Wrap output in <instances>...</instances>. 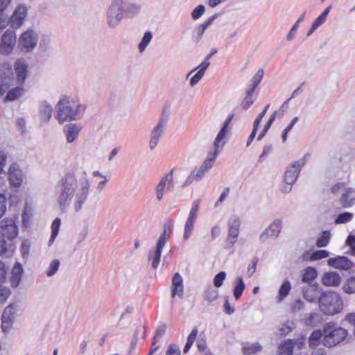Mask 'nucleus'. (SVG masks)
<instances>
[{
    "instance_id": "1",
    "label": "nucleus",
    "mask_w": 355,
    "mask_h": 355,
    "mask_svg": "<svg viewBox=\"0 0 355 355\" xmlns=\"http://www.w3.org/2000/svg\"><path fill=\"white\" fill-rule=\"evenodd\" d=\"M91 188V181L85 171L80 176L73 173H66L57 183L55 196L58 210L66 213L69 207L75 213L83 209L88 200Z\"/></svg>"
},
{
    "instance_id": "2",
    "label": "nucleus",
    "mask_w": 355,
    "mask_h": 355,
    "mask_svg": "<svg viewBox=\"0 0 355 355\" xmlns=\"http://www.w3.org/2000/svg\"><path fill=\"white\" fill-rule=\"evenodd\" d=\"M86 105L78 96L62 95L55 105V118L59 123L80 120L83 117Z\"/></svg>"
},
{
    "instance_id": "3",
    "label": "nucleus",
    "mask_w": 355,
    "mask_h": 355,
    "mask_svg": "<svg viewBox=\"0 0 355 355\" xmlns=\"http://www.w3.org/2000/svg\"><path fill=\"white\" fill-rule=\"evenodd\" d=\"M322 328L324 338L322 344L327 348L338 345L346 340L349 334L346 329L333 321L325 323Z\"/></svg>"
},
{
    "instance_id": "4",
    "label": "nucleus",
    "mask_w": 355,
    "mask_h": 355,
    "mask_svg": "<svg viewBox=\"0 0 355 355\" xmlns=\"http://www.w3.org/2000/svg\"><path fill=\"white\" fill-rule=\"evenodd\" d=\"M319 309L327 315H334L343 309V301L341 295L332 291L323 292L318 298Z\"/></svg>"
},
{
    "instance_id": "5",
    "label": "nucleus",
    "mask_w": 355,
    "mask_h": 355,
    "mask_svg": "<svg viewBox=\"0 0 355 355\" xmlns=\"http://www.w3.org/2000/svg\"><path fill=\"white\" fill-rule=\"evenodd\" d=\"M169 117L170 111L168 108H163L157 123L153 127L150 133L148 146L150 150H153L156 148L159 140L166 131Z\"/></svg>"
},
{
    "instance_id": "6",
    "label": "nucleus",
    "mask_w": 355,
    "mask_h": 355,
    "mask_svg": "<svg viewBox=\"0 0 355 355\" xmlns=\"http://www.w3.org/2000/svg\"><path fill=\"white\" fill-rule=\"evenodd\" d=\"M37 41V33L33 29H28L20 35L17 41V48L24 53L32 52Z\"/></svg>"
},
{
    "instance_id": "7",
    "label": "nucleus",
    "mask_w": 355,
    "mask_h": 355,
    "mask_svg": "<svg viewBox=\"0 0 355 355\" xmlns=\"http://www.w3.org/2000/svg\"><path fill=\"white\" fill-rule=\"evenodd\" d=\"M310 156L308 153L305 154L302 158L288 166L284 174V182L286 184L293 185L296 182L302 168Z\"/></svg>"
},
{
    "instance_id": "8",
    "label": "nucleus",
    "mask_w": 355,
    "mask_h": 355,
    "mask_svg": "<svg viewBox=\"0 0 355 355\" xmlns=\"http://www.w3.org/2000/svg\"><path fill=\"white\" fill-rule=\"evenodd\" d=\"M241 219L238 216H232L227 221L228 232L225 239L227 248H232L236 243L240 233Z\"/></svg>"
},
{
    "instance_id": "9",
    "label": "nucleus",
    "mask_w": 355,
    "mask_h": 355,
    "mask_svg": "<svg viewBox=\"0 0 355 355\" xmlns=\"http://www.w3.org/2000/svg\"><path fill=\"white\" fill-rule=\"evenodd\" d=\"M173 171L171 169L168 173L164 174L160 179L155 187V195L157 200H162L164 192L172 191L174 189Z\"/></svg>"
},
{
    "instance_id": "10",
    "label": "nucleus",
    "mask_w": 355,
    "mask_h": 355,
    "mask_svg": "<svg viewBox=\"0 0 355 355\" xmlns=\"http://www.w3.org/2000/svg\"><path fill=\"white\" fill-rule=\"evenodd\" d=\"M200 200H196L193 202L189 216L186 220L184 227L183 239L184 240L189 239L194 229V225L196 222L198 214L200 209Z\"/></svg>"
},
{
    "instance_id": "11",
    "label": "nucleus",
    "mask_w": 355,
    "mask_h": 355,
    "mask_svg": "<svg viewBox=\"0 0 355 355\" xmlns=\"http://www.w3.org/2000/svg\"><path fill=\"white\" fill-rule=\"evenodd\" d=\"M116 4L123 18H133L139 13L141 9L140 4L128 0H113Z\"/></svg>"
},
{
    "instance_id": "12",
    "label": "nucleus",
    "mask_w": 355,
    "mask_h": 355,
    "mask_svg": "<svg viewBox=\"0 0 355 355\" xmlns=\"http://www.w3.org/2000/svg\"><path fill=\"white\" fill-rule=\"evenodd\" d=\"M16 34L12 30H6L0 40V54L9 55L16 45Z\"/></svg>"
},
{
    "instance_id": "13",
    "label": "nucleus",
    "mask_w": 355,
    "mask_h": 355,
    "mask_svg": "<svg viewBox=\"0 0 355 355\" xmlns=\"http://www.w3.org/2000/svg\"><path fill=\"white\" fill-rule=\"evenodd\" d=\"M28 15V8L24 3L18 4L14 9L9 20L10 26L14 29L19 28L25 22Z\"/></svg>"
},
{
    "instance_id": "14",
    "label": "nucleus",
    "mask_w": 355,
    "mask_h": 355,
    "mask_svg": "<svg viewBox=\"0 0 355 355\" xmlns=\"http://www.w3.org/2000/svg\"><path fill=\"white\" fill-rule=\"evenodd\" d=\"M0 235H3L8 241H12L18 235V227L16 220L14 218H5L0 222Z\"/></svg>"
},
{
    "instance_id": "15",
    "label": "nucleus",
    "mask_w": 355,
    "mask_h": 355,
    "mask_svg": "<svg viewBox=\"0 0 355 355\" xmlns=\"http://www.w3.org/2000/svg\"><path fill=\"white\" fill-rule=\"evenodd\" d=\"M282 220L281 219L274 220L270 225L261 234L259 239L264 243L268 239H275L278 237L282 228Z\"/></svg>"
},
{
    "instance_id": "16",
    "label": "nucleus",
    "mask_w": 355,
    "mask_h": 355,
    "mask_svg": "<svg viewBox=\"0 0 355 355\" xmlns=\"http://www.w3.org/2000/svg\"><path fill=\"white\" fill-rule=\"evenodd\" d=\"M123 19L116 4L112 0V3L107 11L106 21L108 26L112 28H116Z\"/></svg>"
},
{
    "instance_id": "17",
    "label": "nucleus",
    "mask_w": 355,
    "mask_h": 355,
    "mask_svg": "<svg viewBox=\"0 0 355 355\" xmlns=\"http://www.w3.org/2000/svg\"><path fill=\"white\" fill-rule=\"evenodd\" d=\"M16 81L19 85H22L28 73V65L24 59H17L14 64Z\"/></svg>"
},
{
    "instance_id": "18",
    "label": "nucleus",
    "mask_w": 355,
    "mask_h": 355,
    "mask_svg": "<svg viewBox=\"0 0 355 355\" xmlns=\"http://www.w3.org/2000/svg\"><path fill=\"white\" fill-rule=\"evenodd\" d=\"M8 178L11 185L19 187L23 182L24 175L19 166L13 164L9 168Z\"/></svg>"
},
{
    "instance_id": "19",
    "label": "nucleus",
    "mask_w": 355,
    "mask_h": 355,
    "mask_svg": "<svg viewBox=\"0 0 355 355\" xmlns=\"http://www.w3.org/2000/svg\"><path fill=\"white\" fill-rule=\"evenodd\" d=\"M82 130L80 125L73 123L67 124L63 128V132L65 135L67 143H72L79 137Z\"/></svg>"
},
{
    "instance_id": "20",
    "label": "nucleus",
    "mask_w": 355,
    "mask_h": 355,
    "mask_svg": "<svg viewBox=\"0 0 355 355\" xmlns=\"http://www.w3.org/2000/svg\"><path fill=\"white\" fill-rule=\"evenodd\" d=\"M216 17V15L211 16L205 21L199 24L193 30L191 38L194 42L198 43L200 41L205 30L213 23Z\"/></svg>"
},
{
    "instance_id": "21",
    "label": "nucleus",
    "mask_w": 355,
    "mask_h": 355,
    "mask_svg": "<svg viewBox=\"0 0 355 355\" xmlns=\"http://www.w3.org/2000/svg\"><path fill=\"white\" fill-rule=\"evenodd\" d=\"M184 295L183 278L179 272L174 274L172 278L171 297L175 296L182 298Z\"/></svg>"
},
{
    "instance_id": "22",
    "label": "nucleus",
    "mask_w": 355,
    "mask_h": 355,
    "mask_svg": "<svg viewBox=\"0 0 355 355\" xmlns=\"http://www.w3.org/2000/svg\"><path fill=\"white\" fill-rule=\"evenodd\" d=\"M328 264L329 266L347 270L352 268L353 263L346 257H337L336 258H330L328 260Z\"/></svg>"
},
{
    "instance_id": "23",
    "label": "nucleus",
    "mask_w": 355,
    "mask_h": 355,
    "mask_svg": "<svg viewBox=\"0 0 355 355\" xmlns=\"http://www.w3.org/2000/svg\"><path fill=\"white\" fill-rule=\"evenodd\" d=\"M232 119L233 114H230L224 121L221 129L214 139V146L219 145L222 147H224L225 144H226L225 137L227 132V128Z\"/></svg>"
},
{
    "instance_id": "24",
    "label": "nucleus",
    "mask_w": 355,
    "mask_h": 355,
    "mask_svg": "<svg viewBox=\"0 0 355 355\" xmlns=\"http://www.w3.org/2000/svg\"><path fill=\"white\" fill-rule=\"evenodd\" d=\"M53 107L46 101L42 102L39 105V116L42 124L49 123L52 117Z\"/></svg>"
},
{
    "instance_id": "25",
    "label": "nucleus",
    "mask_w": 355,
    "mask_h": 355,
    "mask_svg": "<svg viewBox=\"0 0 355 355\" xmlns=\"http://www.w3.org/2000/svg\"><path fill=\"white\" fill-rule=\"evenodd\" d=\"M339 201L343 207H351L355 204V191L351 187H347L340 196Z\"/></svg>"
},
{
    "instance_id": "26",
    "label": "nucleus",
    "mask_w": 355,
    "mask_h": 355,
    "mask_svg": "<svg viewBox=\"0 0 355 355\" xmlns=\"http://www.w3.org/2000/svg\"><path fill=\"white\" fill-rule=\"evenodd\" d=\"M214 150L213 153H209L207 157L203 162L202 165L200 166L202 169H203L206 173L214 165V163L217 158L219 153L223 150V147L221 146H214Z\"/></svg>"
},
{
    "instance_id": "27",
    "label": "nucleus",
    "mask_w": 355,
    "mask_h": 355,
    "mask_svg": "<svg viewBox=\"0 0 355 355\" xmlns=\"http://www.w3.org/2000/svg\"><path fill=\"white\" fill-rule=\"evenodd\" d=\"M205 174L206 172L200 167H199L198 169L195 168L192 170L187 179L182 183V187L185 188L190 186L193 182L200 181Z\"/></svg>"
},
{
    "instance_id": "28",
    "label": "nucleus",
    "mask_w": 355,
    "mask_h": 355,
    "mask_svg": "<svg viewBox=\"0 0 355 355\" xmlns=\"http://www.w3.org/2000/svg\"><path fill=\"white\" fill-rule=\"evenodd\" d=\"M341 282V277L336 272H326L322 279V284L326 286H338Z\"/></svg>"
},
{
    "instance_id": "29",
    "label": "nucleus",
    "mask_w": 355,
    "mask_h": 355,
    "mask_svg": "<svg viewBox=\"0 0 355 355\" xmlns=\"http://www.w3.org/2000/svg\"><path fill=\"white\" fill-rule=\"evenodd\" d=\"M23 271V268L21 263H16L14 265L12 269V275L10 277V285L12 287L15 288L19 284Z\"/></svg>"
},
{
    "instance_id": "30",
    "label": "nucleus",
    "mask_w": 355,
    "mask_h": 355,
    "mask_svg": "<svg viewBox=\"0 0 355 355\" xmlns=\"http://www.w3.org/2000/svg\"><path fill=\"white\" fill-rule=\"evenodd\" d=\"M163 248L156 245L155 250H150L148 252V259L151 261V266L154 269H156L160 261L161 254Z\"/></svg>"
},
{
    "instance_id": "31",
    "label": "nucleus",
    "mask_w": 355,
    "mask_h": 355,
    "mask_svg": "<svg viewBox=\"0 0 355 355\" xmlns=\"http://www.w3.org/2000/svg\"><path fill=\"white\" fill-rule=\"evenodd\" d=\"M322 338H324L323 329L313 331L308 340L309 347L311 349L316 348L322 343Z\"/></svg>"
},
{
    "instance_id": "32",
    "label": "nucleus",
    "mask_w": 355,
    "mask_h": 355,
    "mask_svg": "<svg viewBox=\"0 0 355 355\" xmlns=\"http://www.w3.org/2000/svg\"><path fill=\"white\" fill-rule=\"evenodd\" d=\"M245 288V284L243 277L241 276L237 277L233 283V295L236 300L240 299Z\"/></svg>"
},
{
    "instance_id": "33",
    "label": "nucleus",
    "mask_w": 355,
    "mask_h": 355,
    "mask_svg": "<svg viewBox=\"0 0 355 355\" xmlns=\"http://www.w3.org/2000/svg\"><path fill=\"white\" fill-rule=\"evenodd\" d=\"M294 345L295 343L293 340H284L279 346V355H292Z\"/></svg>"
},
{
    "instance_id": "34",
    "label": "nucleus",
    "mask_w": 355,
    "mask_h": 355,
    "mask_svg": "<svg viewBox=\"0 0 355 355\" xmlns=\"http://www.w3.org/2000/svg\"><path fill=\"white\" fill-rule=\"evenodd\" d=\"M291 290V284L288 280H285L280 286L276 297L277 302H282L289 294Z\"/></svg>"
},
{
    "instance_id": "35",
    "label": "nucleus",
    "mask_w": 355,
    "mask_h": 355,
    "mask_svg": "<svg viewBox=\"0 0 355 355\" xmlns=\"http://www.w3.org/2000/svg\"><path fill=\"white\" fill-rule=\"evenodd\" d=\"M24 94V89L22 85H19L15 88L10 89L5 98L6 101H12L18 99Z\"/></svg>"
},
{
    "instance_id": "36",
    "label": "nucleus",
    "mask_w": 355,
    "mask_h": 355,
    "mask_svg": "<svg viewBox=\"0 0 355 355\" xmlns=\"http://www.w3.org/2000/svg\"><path fill=\"white\" fill-rule=\"evenodd\" d=\"M317 277V270L314 268L307 267L304 270L302 280L304 283H311Z\"/></svg>"
},
{
    "instance_id": "37",
    "label": "nucleus",
    "mask_w": 355,
    "mask_h": 355,
    "mask_svg": "<svg viewBox=\"0 0 355 355\" xmlns=\"http://www.w3.org/2000/svg\"><path fill=\"white\" fill-rule=\"evenodd\" d=\"M262 349L261 345L259 343H254L243 347V353L245 355H254Z\"/></svg>"
},
{
    "instance_id": "38",
    "label": "nucleus",
    "mask_w": 355,
    "mask_h": 355,
    "mask_svg": "<svg viewBox=\"0 0 355 355\" xmlns=\"http://www.w3.org/2000/svg\"><path fill=\"white\" fill-rule=\"evenodd\" d=\"M264 71L263 69H259L257 72L254 75L251 79V85L249 90L254 92L256 87L259 85L261 80L263 79Z\"/></svg>"
},
{
    "instance_id": "39",
    "label": "nucleus",
    "mask_w": 355,
    "mask_h": 355,
    "mask_svg": "<svg viewBox=\"0 0 355 355\" xmlns=\"http://www.w3.org/2000/svg\"><path fill=\"white\" fill-rule=\"evenodd\" d=\"M153 39V34L150 31L144 33L141 42L138 45L139 51L143 53Z\"/></svg>"
},
{
    "instance_id": "40",
    "label": "nucleus",
    "mask_w": 355,
    "mask_h": 355,
    "mask_svg": "<svg viewBox=\"0 0 355 355\" xmlns=\"http://www.w3.org/2000/svg\"><path fill=\"white\" fill-rule=\"evenodd\" d=\"M198 329L197 327H194L191 332L189 334V336L187 337V343L184 347L183 352L187 353L191 347H192L194 341L196 340V338L198 335Z\"/></svg>"
},
{
    "instance_id": "41",
    "label": "nucleus",
    "mask_w": 355,
    "mask_h": 355,
    "mask_svg": "<svg viewBox=\"0 0 355 355\" xmlns=\"http://www.w3.org/2000/svg\"><path fill=\"white\" fill-rule=\"evenodd\" d=\"M61 225V220L59 218L54 219L51 224V235L49 239V245H51L58 234Z\"/></svg>"
},
{
    "instance_id": "42",
    "label": "nucleus",
    "mask_w": 355,
    "mask_h": 355,
    "mask_svg": "<svg viewBox=\"0 0 355 355\" xmlns=\"http://www.w3.org/2000/svg\"><path fill=\"white\" fill-rule=\"evenodd\" d=\"M60 266L58 259H53L51 261L46 268V275L48 277H51L56 274Z\"/></svg>"
},
{
    "instance_id": "43",
    "label": "nucleus",
    "mask_w": 355,
    "mask_h": 355,
    "mask_svg": "<svg viewBox=\"0 0 355 355\" xmlns=\"http://www.w3.org/2000/svg\"><path fill=\"white\" fill-rule=\"evenodd\" d=\"M278 111H275L270 116L268 121L264 125L263 129L262 130L261 132L259 135L257 137V140L260 141L263 139V137L266 135V134L268 132V130L271 127L272 124L273 123L274 121L275 120V118L278 114Z\"/></svg>"
},
{
    "instance_id": "44",
    "label": "nucleus",
    "mask_w": 355,
    "mask_h": 355,
    "mask_svg": "<svg viewBox=\"0 0 355 355\" xmlns=\"http://www.w3.org/2000/svg\"><path fill=\"white\" fill-rule=\"evenodd\" d=\"M16 317V309L14 306H8L3 311L1 318L13 322Z\"/></svg>"
},
{
    "instance_id": "45",
    "label": "nucleus",
    "mask_w": 355,
    "mask_h": 355,
    "mask_svg": "<svg viewBox=\"0 0 355 355\" xmlns=\"http://www.w3.org/2000/svg\"><path fill=\"white\" fill-rule=\"evenodd\" d=\"M330 237L331 234L329 231H323L316 241V245L318 248L326 247L329 243Z\"/></svg>"
},
{
    "instance_id": "46",
    "label": "nucleus",
    "mask_w": 355,
    "mask_h": 355,
    "mask_svg": "<svg viewBox=\"0 0 355 355\" xmlns=\"http://www.w3.org/2000/svg\"><path fill=\"white\" fill-rule=\"evenodd\" d=\"M253 91L249 89L247 90L246 95L241 103V107L243 109L246 110L254 103V98H253Z\"/></svg>"
},
{
    "instance_id": "47",
    "label": "nucleus",
    "mask_w": 355,
    "mask_h": 355,
    "mask_svg": "<svg viewBox=\"0 0 355 355\" xmlns=\"http://www.w3.org/2000/svg\"><path fill=\"white\" fill-rule=\"evenodd\" d=\"M12 241H8L3 235H0V255L3 254L8 250H12Z\"/></svg>"
},
{
    "instance_id": "48",
    "label": "nucleus",
    "mask_w": 355,
    "mask_h": 355,
    "mask_svg": "<svg viewBox=\"0 0 355 355\" xmlns=\"http://www.w3.org/2000/svg\"><path fill=\"white\" fill-rule=\"evenodd\" d=\"M218 297V291L213 288H209L204 295V299L209 303L215 301Z\"/></svg>"
},
{
    "instance_id": "49",
    "label": "nucleus",
    "mask_w": 355,
    "mask_h": 355,
    "mask_svg": "<svg viewBox=\"0 0 355 355\" xmlns=\"http://www.w3.org/2000/svg\"><path fill=\"white\" fill-rule=\"evenodd\" d=\"M343 289L346 293H355V276L349 278L346 281L343 285Z\"/></svg>"
},
{
    "instance_id": "50",
    "label": "nucleus",
    "mask_w": 355,
    "mask_h": 355,
    "mask_svg": "<svg viewBox=\"0 0 355 355\" xmlns=\"http://www.w3.org/2000/svg\"><path fill=\"white\" fill-rule=\"evenodd\" d=\"M353 218V214L350 213V212H344V213H342V214H340L336 220H335V223L336 224H343V223H348L349 221H351Z\"/></svg>"
},
{
    "instance_id": "51",
    "label": "nucleus",
    "mask_w": 355,
    "mask_h": 355,
    "mask_svg": "<svg viewBox=\"0 0 355 355\" xmlns=\"http://www.w3.org/2000/svg\"><path fill=\"white\" fill-rule=\"evenodd\" d=\"M210 65V62L207 60V59H205L197 67H196L195 69H193V70H191V71H189L187 75V78H189V76L192 73H193L195 71L198 70V71L201 72L202 73L205 74L207 69L209 67V66Z\"/></svg>"
},
{
    "instance_id": "52",
    "label": "nucleus",
    "mask_w": 355,
    "mask_h": 355,
    "mask_svg": "<svg viewBox=\"0 0 355 355\" xmlns=\"http://www.w3.org/2000/svg\"><path fill=\"white\" fill-rule=\"evenodd\" d=\"M226 278V272L220 271L215 275L214 278V285L216 288H220L223 286V282Z\"/></svg>"
},
{
    "instance_id": "53",
    "label": "nucleus",
    "mask_w": 355,
    "mask_h": 355,
    "mask_svg": "<svg viewBox=\"0 0 355 355\" xmlns=\"http://www.w3.org/2000/svg\"><path fill=\"white\" fill-rule=\"evenodd\" d=\"M329 252L326 250H318L316 251H314L311 257V259L313 261L315 260H320L323 258H326L329 257Z\"/></svg>"
},
{
    "instance_id": "54",
    "label": "nucleus",
    "mask_w": 355,
    "mask_h": 355,
    "mask_svg": "<svg viewBox=\"0 0 355 355\" xmlns=\"http://www.w3.org/2000/svg\"><path fill=\"white\" fill-rule=\"evenodd\" d=\"M347 187L344 182H338L334 184L331 189V193L334 195H342L345 190H346Z\"/></svg>"
},
{
    "instance_id": "55",
    "label": "nucleus",
    "mask_w": 355,
    "mask_h": 355,
    "mask_svg": "<svg viewBox=\"0 0 355 355\" xmlns=\"http://www.w3.org/2000/svg\"><path fill=\"white\" fill-rule=\"evenodd\" d=\"M205 8L202 4L198 5L191 12V17L193 20H197L205 13Z\"/></svg>"
},
{
    "instance_id": "56",
    "label": "nucleus",
    "mask_w": 355,
    "mask_h": 355,
    "mask_svg": "<svg viewBox=\"0 0 355 355\" xmlns=\"http://www.w3.org/2000/svg\"><path fill=\"white\" fill-rule=\"evenodd\" d=\"M166 326L164 324L159 325L156 330L155 334L153 338V343H157L162 338L166 331Z\"/></svg>"
},
{
    "instance_id": "57",
    "label": "nucleus",
    "mask_w": 355,
    "mask_h": 355,
    "mask_svg": "<svg viewBox=\"0 0 355 355\" xmlns=\"http://www.w3.org/2000/svg\"><path fill=\"white\" fill-rule=\"evenodd\" d=\"M320 320V315L317 313H311L306 319V324L311 326H315Z\"/></svg>"
},
{
    "instance_id": "58",
    "label": "nucleus",
    "mask_w": 355,
    "mask_h": 355,
    "mask_svg": "<svg viewBox=\"0 0 355 355\" xmlns=\"http://www.w3.org/2000/svg\"><path fill=\"white\" fill-rule=\"evenodd\" d=\"M203 76V73L198 71L197 73L191 78L189 81L190 86L194 87L196 85H197L202 78Z\"/></svg>"
},
{
    "instance_id": "59",
    "label": "nucleus",
    "mask_w": 355,
    "mask_h": 355,
    "mask_svg": "<svg viewBox=\"0 0 355 355\" xmlns=\"http://www.w3.org/2000/svg\"><path fill=\"white\" fill-rule=\"evenodd\" d=\"M166 355H180V347L176 345H171L168 346Z\"/></svg>"
},
{
    "instance_id": "60",
    "label": "nucleus",
    "mask_w": 355,
    "mask_h": 355,
    "mask_svg": "<svg viewBox=\"0 0 355 355\" xmlns=\"http://www.w3.org/2000/svg\"><path fill=\"white\" fill-rule=\"evenodd\" d=\"M6 210V198L4 194H0V218H1Z\"/></svg>"
},
{
    "instance_id": "61",
    "label": "nucleus",
    "mask_w": 355,
    "mask_h": 355,
    "mask_svg": "<svg viewBox=\"0 0 355 355\" xmlns=\"http://www.w3.org/2000/svg\"><path fill=\"white\" fill-rule=\"evenodd\" d=\"M171 236L167 234L162 233L157 242V245L164 248L166 243L170 239Z\"/></svg>"
},
{
    "instance_id": "62",
    "label": "nucleus",
    "mask_w": 355,
    "mask_h": 355,
    "mask_svg": "<svg viewBox=\"0 0 355 355\" xmlns=\"http://www.w3.org/2000/svg\"><path fill=\"white\" fill-rule=\"evenodd\" d=\"M7 160V153L4 150H0V173L3 172L4 167Z\"/></svg>"
},
{
    "instance_id": "63",
    "label": "nucleus",
    "mask_w": 355,
    "mask_h": 355,
    "mask_svg": "<svg viewBox=\"0 0 355 355\" xmlns=\"http://www.w3.org/2000/svg\"><path fill=\"white\" fill-rule=\"evenodd\" d=\"M229 193H230V189L229 188H225L223 193L220 194L219 198L218 199V200L216 202L215 205H214V207H217L219 206L220 204H221L226 198L229 195Z\"/></svg>"
},
{
    "instance_id": "64",
    "label": "nucleus",
    "mask_w": 355,
    "mask_h": 355,
    "mask_svg": "<svg viewBox=\"0 0 355 355\" xmlns=\"http://www.w3.org/2000/svg\"><path fill=\"white\" fill-rule=\"evenodd\" d=\"M4 10L0 8V29H4L9 24V21L4 15Z\"/></svg>"
}]
</instances>
